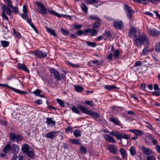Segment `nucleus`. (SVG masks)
<instances>
[{"label":"nucleus","mask_w":160,"mask_h":160,"mask_svg":"<svg viewBox=\"0 0 160 160\" xmlns=\"http://www.w3.org/2000/svg\"><path fill=\"white\" fill-rule=\"evenodd\" d=\"M134 43L137 47H141L142 45H143L145 48L143 49L142 52L141 53V55H147L150 51L149 45V40L147 36L143 34L135 37L134 40Z\"/></svg>","instance_id":"f257e3e1"},{"label":"nucleus","mask_w":160,"mask_h":160,"mask_svg":"<svg viewBox=\"0 0 160 160\" xmlns=\"http://www.w3.org/2000/svg\"><path fill=\"white\" fill-rule=\"evenodd\" d=\"M78 107L83 113L90 115L92 118H99V115L98 113L89 110L86 108L81 105H78Z\"/></svg>","instance_id":"f03ea898"},{"label":"nucleus","mask_w":160,"mask_h":160,"mask_svg":"<svg viewBox=\"0 0 160 160\" xmlns=\"http://www.w3.org/2000/svg\"><path fill=\"white\" fill-rule=\"evenodd\" d=\"M6 2L7 7L4 4H2V10L5 11L7 14L8 15H11L12 10L11 8L13 9V7L12 3L11 0H5Z\"/></svg>","instance_id":"7ed1b4c3"},{"label":"nucleus","mask_w":160,"mask_h":160,"mask_svg":"<svg viewBox=\"0 0 160 160\" xmlns=\"http://www.w3.org/2000/svg\"><path fill=\"white\" fill-rule=\"evenodd\" d=\"M124 9L127 13L128 18L130 19H132V14L134 12V11L131 9L129 6L126 4L124 5Z\"/></svg>","instance_id":"20e7f679"},{"label":"nucleus","mask_w":160,"mask_h":160,"mask_svg":"<svg viewBox=\"0 0 160 160\" xmlns=\"http://www.w3.org/2000/svg\"><path fill=\"white\" fill-rule=\"evenodd\" d=\"M35 3L40 9L39 12L40 13L42 14H46L47 13L46 8L42 3L38 2H36Z\"/></svg>","instance_id":"39448f33"},{"label":"nucleus","mask_w":160,"mask_h":160,"mask_svg":"<svg viewBox=\"0 0 160 160\" xmlns=\"http://www.w3.org/2000/svg\"><path fill=\"white\" fill-rule=\"evenodd\" d=\"M1 86L6 87L10 89L12 91H13L15 92L19 93L20 94H26L27 93V92H24V91H23L20 90H19L16 89L15 88L11 87L6 84H0V87Z\"/></svg>","instance_id":"423d86ee"},{"label":"nucleus","mask_w":160,"mask_h":160,"mask_svg":"<svg viewBox=\"0 0 160 160\" xmlns=\"http://www.w3.org/2000/svg\"><path fill=\"white\" fill-rule=\"evenodd\" d=\"M138 3H141L144 4H148L149 3V1L154 4H156L158 2H160V0H133Z\"/></svg>","instance_id":"0eeeda50"},{"label":"nucleus","mask_w":160,"mask_h":160,"mask_svg":"<svg viewBox=\"0 0 160 160\" xmlns=\"http://www.w3.org/2000/svg\"><path fill=\"white\" fill-rule=\"evenodd\" d=\"M148 32L150 35L153 37H157L160 34L159 31L154 29H148Z\"/></svg>","instance_id":"6e6552de"},{"label":"nucleus","mask_w":160,"mask_h":160,"mask_svg":"<svg viewBox=\"0 0 160 160\" xmlns=\"http://www.w3.org/2000/svg\"><path fill=\"white\" fill-rule=\"evenodd\" d=\"M32 53L36 57L41 58L45 57L47 55V52H43L40 51H34Z\"/></svg>","instance_id":"1a4fd4ad"},{"label":"nucleus","mask_w":160,"mask_h":160,"mask_svg":"<svg viewBox=\"0 0 160 160\" xmlns=\"http://www.w3.org/2000/svg\"><path fill=\"white\" fill-rule=\"evenodd\" d=\"M103 136L104 138L107 141L113 143H116L117 142L116 141L114 138L109 135L105 134Z\"/></svg>","instance_id":"9d476101"},{"label":"nucleus","mask_w":160,"mask_h":160,"mask_svg":"<svg viewBox=\"0 0 160 160\" xmlns=\"http://www.w3.org/2000/svg\"><path fill=\"white\" fill-rule=\"evenodd\" d=\"M17 68L20 70H22L28 73H29V70L28 68L24 64L21 63H19L17 65Z\"/></svg>","instance_id":"9b49d317"},{"label":"nucleus","mask_w":160,"mask_h":160,"mask_svg":"<svg viewBox=\"0 0 160 160\" xmlns=\"http://www.w3.org/2000/svg\"><path fill=\"white\" fill-rule=\"evenodd\" d=\"M51 73L54 74L56 78L58 80H60L61 79V77L59 73L54 68H51L50 70Z\"/></svg>","instance_id":"f8f14e48"},{"label":"nucleus","mask_w":160,"mask_h":160,"mask_svg":"<svg viewBox=\"0 0 160 160\" xmlns=\"http://www.w3.org/2000/svg\"><path fill=\"white\" fill-rule=\"evenodd\" d=\"M109 150L113 154H117V148L114 145H109L108 147Z\"/></svg>","instance_id":"ddd939ff"},{"label":"nucleus","mask_w":160,"mask_h":160,"mask_svg":"<svg viewBox=\"0 0 160 160\" xmlns=\"http://www.w3.org/2000/svg\"><path fill=\"white\" fill-rule=\"evenodd\" d=\"M123 25V22L121 21L114 20L113 21V25L116 28L121 29Z\"/></svg>","instance_id":"4468645a"},{"label":"nucleus","mask_w":160,"mask_h":160,"mask_svg":"<svg viewBox=\"0 0 160 160\" xmlns=\"http://www.w3.org/2000/svg\"><path fill=\"white\" fill-rule=\"evenodd\" d=\"M59 132V131H53L51 132H49L45 135V137L47 138L53 139L56 137L55 134Z\"/></svg>","instance_id":"2eb2a0df"},{"label":"nucleus","mask_w":160,"mask_h":160,"mask_svg":"<svg viewBox=\"0 0 160 160\" xmlns=\"http://www.w3.org/2000/svg\"><path fill=\"white\" fill-rule=\"evenodd\" d=\"M11 150L15 154H16L18 152L19 149L18 145L13 144L11 146Z\"/></svg>","instance_id":"dca6fc26"},{"label":"nucleus","mask_w":160,"mask_h":160,"mask_svg":"<svg viewBox=\"0 0 160 160\" xmlns=\"http://www.w3.org/2000/svg\"><path fill=\"white\" fill-rule=\"evenodd\" d=\"M142 150L143 152L145 154L147 155H149L152 152V150L149 148H146L145 147L143 146L142 147Z\"/></svg>","instance_id":"f3484780"},{"label":"nucleus","mask_w":160,"mask_h":160,"mask_svg":"<svg viewBox=\"0 0 160 160\" xmlns=\"http://www.w3.org/2000/svg\"><path fill=\"white\" fill-rule=\"evenodd\" d=\"M11 145L10 143H8L2 149V151L5 154L8 153L11 150Z\"/></svg>","instance_id":"a211bd4d"},{"label":"nucleus","mask_w":160,"mask_h":160,"mask_svg":"<svg viewBox=\"0 0 160 160\" xmlns=\"http://www.w3.org/2000/svg\"><path fill=\"white\" fill-rule=\"evenodd\" d=\"M136 30V29L134 27H132L131 28L129 32V36L130 37L132 38L135 36Z\"/></svg>","instance_id":"6ab92c4d"},{"label":"nucleus","mask_w":160,"mask_h":160,"mask_svg":"<svg viewBox=\"0 0 160 160\" xmlns=\"http://www.w3.org/2000/svg\"><path fill=\"white\" fill-rule=\"evenodd\" d=\"M46 123L48 124H52L53 126H54L55 125L56 122L55 121L53 120L52 118H46Z\"/></svg>","instance_id":"aec40b11"},{"label":"nucleus","mask_w":160,"mask_h":160,"mask_svg":"<svg viewBox=\"0 0 160 160\" xmlns=\"http://www.w3.org/2000/svg\"><path fill=\"white\" fill-rule=\"evenodd\" d=\"M104 88L108 90V91H111L114 90L115 89L118 88L117 87L114 86L113 85H105L104 86Z\"/></svg>","instance_id":"412c9836"},{"label":"nucleus","mask_w":160,"mask_h":160,"mask_svg":"<svg viewBox=\"0 0 160 160\" xmlns=\"http://www.w3.org/2000/svg\"><path fill=\"white\" fill-rule=\"evenodd\" d=\"M29 147L27 144H24L22 148V151L24 153H26L29 151Z\"/></svg>","instance_id":"4be33fe9"},{"label":"nucleus","mask_w":160,"mask_h":160,"mask_svg":"<svg viewBox=\"0 0 160 160\" xmlns=\"http://www.w3.org/2000/svg\"><path fill=\"white\" fill-rule=\"evenodd\" d=\"M101 25V20L97 21L93 24L92 27L93 28L98 29Z\"/></svg>","instance_id":"5701e85b"},{"label":"nucleus","mask_w":160,"mask_h":160,"mask_svg":"<svg viewBox=\"0 0 160 160\" xmlns=\"http://www.w3.org/2000/svg\"><path fill=\"white\" fill-rule=\"evenodd\" d=\"M75 91L77 92H81L84 90L83 88L79 85H77L74 87Z\"/></svg>","instance_id":"b1692460"},{"label":"nucleus","mask_w":160,"mask_h":160,"mask_svg":"<svg viewBox=\"0 0 160 160\" xmlns=\"http://www.w3.org/2000/svg\"><path fill=\"white\" fill-rule=\"evenodd\" d=\"M46 29L47 31L50 33L51 35H53L54 37H56L57 36L54 30L48 27H47Z\"/></svg>","instance_id":"393cba45"},{"label":"nucleus","mask_w":160,"mask_h":160,"mask_svg":"<svg viewBox=\"0 0 160 160\" xmlns=\"http://www.w3.org/2000/svg\"><path fill=\"white\" fill-rule=\"evenodd\" d=\"M98 0H85V2L88 4H90L93 3H98Z\"/></svg>","instance_id":"a878e982"},{"label":"nucleus","mask_w":160,"mask_h":160,"mask_svg":"<svg viewBox=\"0 0 160 160\" xmlns=\"http://www.w3.org/2000/svg\"><path fill=\"white\" fill-rule=\"evenodd\" d=\"M81 131L79 129L75 130L73 133V135L76 137H78L81 136Z\"/></svg>","instance_id":"bb28decb"},{"label":"nucleus","mask_w":160,"mask_h":160,"mask_svg":"<svg viewBox=\"0 0 160 160\" xmlns=\"http://www.w3.org/2000/svg\"><path fill=\"white\" fill-rule=\"evenodd\" d=\"M70 140L71 142L73 144H81L80 140L78 139H71Z\"/></svg>","instance_id":"cd10ccee"},{"label":"nucleus","mask_w":160,"mask_h":160,"mask_svg":"<svg viewBox=\"0 0 160 160\" xmlns=\"http://www.w3.org/2000/svg\"><path fill=\"white\" fill-rule=\"evenodd\" d=\"M48 11L52 15H54L56 16H57V17L59 18H60L62 17V15L60 14H59L56 12H55L54 11H51L49 10H48Z\"/></svg>","instance_id":"c85d7f7f"},{"label":"nucleus","mask_w":160,"mask_h":160,"mask_svg":"<svg viewBox=\"0 0 160 160\" xmlns=\"http://www.w3.org/2000/svg\"><path fill=\"white\" fill-rule=\"evenodd\" d=\"M130 152L132 156H133L136 154V153L134 147L132 146L131 148L130 149Z\"/></svg>","instance_id":"c756f323"},{"label":"nucleus","mask_w":160,"mask_h":160,"mask_svg":"<svg viewBox=\"0 0 160 160\" xmlns=\"http://www.w3.org/2000/svg\"><path fill=\"white\" fill-rule=\"evenodd\" d=\"M98 31V29H95L93 28V29L91 30L90 29V33L92 36H95L97 34V32Z\"/></svg>","instance_id":"7c9ffc66"},{"label":"nucleus","mask_w":160,"mask_h":160,"mask_svg":"<svg viewBox=\"0 0 160 160\" xmlns=\"http://www.w3.org/2000/svg\"><path fill=\"white\" fill-rule=\"evenodd\" d=\"M1 43L3 48H5L8 46L9 45V42L6 41H1Z\"/></svg>","instance_id":"2f4dec72"},{"label":"nucleus","mask_w":160,"mask_h":160,"mask_svg":"<svg viewBox=\"0 0 160 160\" xmlns=\"http://www.w3.org/2000/svg\"><path fill=\"white\" fill-rule=\"evenodd\" d=\"M109 120L116 125H118L120 122L118 120L116 119L113 117L110 118Z\"/></svg>","instance_id":"473e14b6"},{"label":"nucleus","mask_w":160,"mask_h":160,"mask_svg":"<svg viewBox=\"0 0 160 160\" xmlns=\"http://www.w3.org/2000/svg\"><path fill=\"white\" fill-rule=\"evenodd\" d=\"M81 8L84 11L85 13L87 14V13L88 8L85 4L82 3L81 4Z\"/></svg>","instance_id":"72a5a7b5"},{"label":"nucleus","mask_w":160,"mask_h":160,"mask_svg":"<svg viewBox=\"0 0 160 160\" xmlns=\"http://www.w3.org/2000/svg\"><path fill=\"white\" fill-rule=\"evenodd\" d=\"M122 156L123 158H124L126 156V151L123 148H121L120 150Z\"/></svg>","instance_id":"f704fd0d"},{"label":"nucleus","mask_w":160,"mask_h":160,"mask_svg":"<svg viewBox=\"0 0 160 160\" xmlns=\"http://www.w3.org/2000/svg\"><path fill=\"white\" fill-rule=\"evenodd\" d=\"M27 156L29 158H34V154L33 151H28L27 153Z\"/></svg>","instance_id":"c9c22d12"},{"label":"nucleus","mask_w":160,"mask_h":160,"mask_svg":"<svg viewBox=\"0 0 160 160\" xmlns=\"http://www.w3.org/2000/svg\"><path fill=\"white\" fill-rule=\"evenodd\" d=\"M16 136L15 133L11 132L10 133L9 137L12 140L14 141L16 139Z\"/></svg>","instance_id":"e433bc0d"},{"label":"nucleus","mask_w":160,"mask_h":160,"mask_svg":"<svg viewBox=\"0 0 160 160\" xmlns=\"http://www.w3.org/2000/svg\"><path fill=\"white\" fill-rule=\"evenodd\" d=\"M13 34L16 37L19 38H21V35L19 32H17L14 29H13Z\"/></svg>","instance_id":"4c0bfd02"},{"label":"nucleus","mask_w":160,"mask_h":160,"mask_svg":"<svg viewBox=\"0 0 160 160\" xmlns=\"http://www.w3.org/2000/svg\"><path fill=\"white\" fill-rule=\"evenodd\" d=\"M115 137L118 140H121L122 138V135L121 133L117 131V133L115 135Z\"/></svg>","instance_id":"58836bf2"},{"label":"nucleus","mask_w":160,"mask_h":160,"mask_svg":"<svg viewBox=\"0 0 160 160\" xmlns=\"http://www.w3.org/2000/svg\"><path fill=\"white\" fill-rule=\"evenodd\" d=\"M134 134L135 136H138L142 135L143 134V132L139 130H136L134 132Z\"/></svg>","instance_id":"ea45409f"},{"label":"nucleus","mask_w":160,"mask_h":160,"mask_svg":"<svg viewBox=\"0 0 160 160\" xmlns=\"http://www.w3.org/2000/svg\"><path fill=\"white\" fill-rule=\"evenodd\" d=\"M155 51L157 52H160V41L156 44Z\"/></svg>","instance_id":"a19ab883"},{"label":"nucleus","mask_w":160,"mask_h":160,"mask_svg":"<svg viewBox=\"0 0 160 160\" xmlns=\"http://www.w3.org/2000/svg\"><path fill=\"white\" fill-rule=\"evenodd\" d=\"M89 18L92 20H97V21L101 20L96 15L90 16Z\"/></svg>","instance_id":"79ce46f5"},{"label":"nucleus","mask_w":160,"mask_h":160,"mask_svg":"<svg viewBox=\"0 0 160 160\" xmlns=\"http://www.w3.org/2000/svg\"><path fill=\"white\" fill-rule=\"evenodd\" d=\"M87 150L83 146H81L80 148L81 152L82 154H85L86 153Z\"/></svg>","instance_id":"37998d69"},{"label":"nucleus","mask_w":160,"mask_h":160,"mask_svg":"<svg viewBox=\"0 0 160 160\" xmlns=\"http://www.w3.org/2000/svg\"><path fill=\"white\" fill-rule=\"evenodd\" d=\"M57 102L62 107H65V105L63 101L60 99H57Z\"/></svg>","instance_id":"c03bdc74"},{"label":"nucleus","mask_w":160,"mask_h":160,"mask_svg":"<svg viewBox=\"0 0 160 160\" xmlns=\"http://www.w3.org/2000/svg\"><path fill=\"white\" fill-rule=\"evenodd\" d=\"M87 43L88 46H90L92 47H95L97 45L94 42H91L89 41L87 42Z\"/></svg>","instance_id":"a18cd8bd"},{"label":"nucleus","mask_w":160,"mask_h":160,"mask_svg":"<svg viewBox=\"0 0 160 160\" xmlns=\"http://www.w3.org/2000/svg\"><path fill=\"white\" fill-rule=\"evenodd\" d=\"M23 137L21 135H16V140L17 142L22 140L23 139Z\"/></svg>","instance_id":"49530a36"},{"label":"nucleus","mask_w":160,"mask_h":160,"mask_svg":"<svg viewBox=\"0 0 160 160\" xmlns=\"http://www.w3.org/2000/svg\"><path fill=\"white\" fill-rule=\"evenodd\" d=\"M72 110L74 112L76 113H79L80 112L79 111L78 109L76 108V107H73L72 108Z\"/></svg>","instance_id":"de8ad7c7"},{"label":"nucleus","mask_w":160,"mask_h":160,"mask_svg":"<svg viewBox=\"0 0 160 160\" xmlns=\"http://www.w3.org/2000/svg\"><path fill=\"white\" fill-rule=\"evenodd\" d=\"M41 92V91L38 89H36L33 92V93L35 94L36 96H38Z\"/></svg>","instance_id":"09e8293b"},{"label":"nucleus","mask_w":160,"mask_h":160,"mask_svg":"<svg viewBox=\"0 0 160 160\" xmlns=\"http://www.w3.org/2000/svg\"><path fill=\"white\" fill-rule=\"evenodd\" d=\"M61 30L62 33L64 35H67L69 33V32L67 30L64 29L62 28L61 29Z\"/></svg>","instance_id":"8fccbe9b"},{"label":"nucleus","mask_w":160,"mask_h":160,"mask_svg":"<svg viewBox=\"0 0 160 160\" xmlns=\"http://www.w3.org/2000/svg\"><path fill=\"white\" fill-rule=\"evenodd\" d=\"M119 55V52L118 50H117L114 52V56L115 58H118Z\"/></svg>","instance_id":"3c124183"},{"label":"nucleus","mask_w":160,"mask_h":160,"mask_svg":"<svg viewBox=\"0 0 160 160\" xmlns=\"http://www.w3.org/2000/svg\"><path fill=\"white\" fill-rule=\"evenodd\" d=\"M147 160H156V158L153 156H148L147 157Z\"/></svg>","instance_id":"603ef678"},{"label":"nucleus","mask_w":160,"mask_h":160,"mask_svg":"<svg viewBox=\"0 0 160 160\" xmlns=\"http://www.w3.org/2000/svg\"><path fill=\"white\" fill-rule=\"evenodd\" d=\"M82 27L81 25H77L76 23L74 24V29H79L81 28Z\"/></svg>","instance_id":"864d4df0"},{"label":"nucleus","mask_w":160,"mask_h":160,"mask_svg":"<svg viewBox=\"0 0 160 160\" xmlns=\"http://www.w3.org/2000/svg\"><path fill=\"white\" fill-rule=\"evenodd\" d=\"M130 136L127 134H124L122 136V138L126 139H128L130 138Z\"/></svg>","instance_id":"5fc2aeb1"},{"label":"nucleus","mask_w":160,"mask_h":160,"mask_svg":"<svg viewBox=\"0 0 160 160\" xmlns=\"http://www.w3.org/2000/svg\"><path fill=\"white\" fill-rule=\"evenodd\" d=\"M30 26L35 31V32H36L37 33V34L39 33V32H38V30L36 28L35 26L33 24H31Z\"/></svg>","instance_id":"6e6d98bb"},{"label":"nucleus","mask_w":160,"mask_h":160,"mask_svg":"<svg viewBox=\"0 0 160 160\" xmlns=\"http://www.w3.org/2000/svg\"><path fill=\"white\" fill-rule=\"evenodd\" d=\"M5 11L3 10V12H2V16L3 18H4L8 20V17L6 15L5 12Z\"/></svg>","instance_id":"4d7b16f0"},{"label":"nucleus","mask_w":160,"mask_h":160,"mask_svg":"<svg viewBox=\"0 0 160 160\" xmlns=\"http://www.w3.org/2000/svg\"><path fill=\"white\" fill-rule=\"evenodd\" d=\"M142 63V62L140 61H137L135 64L134 66L135 67L140 66H141Z\"/></svg>","instance_id":"13d9d810"},{"label":"nucleus","mask_w":160,"mask_h":160,"mask_svg":"<svg viewBox=\"0 0 160 160\" xmlns=\"http://www.w3.org/2000/svg\"><path fill=\"white\" fill-rule=\"evenodd\" d=\"M104 35L108 38H110L111 37V34L108 31L105 32L104 33Z\"/></svg>","instance_id":"bf43d9fd"},{"label":"nucleus","mask_w":160,"mask_h":160,"mask_svg":"<svg viewBox=\"0 0 160 160\" xmlns=\"http://www.w3.org/2000/svg\"><path fill=\"white\" fill-rule=\"evenodd\" d=\"M83 32L81 30H78L76 32V34L79 36H81L83 34Z\"/></svg>","instance_id":"052dcab7"},{"label":"nucleus","mask_w":160,"mask_h":160,"mask_svg":"<svg viewBox=\"0 0 160 160\" xmlns=\"http://www.w3.org/2000/svg\"><path fill=\"white\" fill-rule=\"evenodd\" d=\"M152 94L154 95L159 96L160 95V92L159 91H155L152 92Z\"/></svg>","instance_id":"680f3d73"},{"label":"nucleus","mask_w":160,"mask_h":160,"mask_svg":"<svg viewBox=\"0 0 160 160\" xmlns=\"http://www.w3.org/2000/svg\"><path fill=\"white\" fill-rule=\"evenodd\" d=\"M120 143L123 146H126L127 145V142L126 140L122 142L121 140L120 141Z\"/></svg>","instance_id":"e2e57ef3"},{"label":"nucleus","mask_w":160,"mask_h":160,"mask_svg":"<svg viewBox=\"0 0 160 160\" xmlns=\"http://www.w3.org/2000/svg\"><path fill=\"white\" fill-rule=\"evenodd\" d=\"M127 113L128 114H130L131 115L133 116L135 115V113L134 112L132 111H128Z\"/></svg>","instance_id":"0e129e2a"},{"label":"nucleus","mask_w":160,"mask_h":160,"mask_svg":"<svg viewBox=\"0 0 160 160\" xmlns=\"http://www.w3.org/2000/svg\"><path fill=\"white\" fill-rule=\"evenodd\" d=\"M83 32V34L86 35L87 33L90 32V28L85 29Z\"/></svg>","instance_id":"69168bd1"},{"label":"nucleus","mask_w":160,"mask_h":160,"mask_svg":"<svg viewBox=\"0 0 160 160\" xmlns=\"http://www.w3.org/2000/svg\"><path fill=\"white\" fill-rule=\"evenodd\" d=\"M156 149L157 152L160 153V146L157 145L156 147Z\"/></svg>","instance_id":"338daca9"},{"label":"nucleus","mask_w":160,"mask_h":160,"mask_svg":"<svg viewBox=\"0 0 160 160\" xmlns=\"http://www.w3.org/2000/svg\"><path fill=\"white\" fill-rule=\"evenodd\" d=\"M153 12L156 14L157 18L160 19V15L158 14V12L157 11H154Z\"/></svg>","instance_id":"774afa93"}]
</instances>
